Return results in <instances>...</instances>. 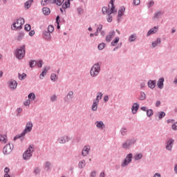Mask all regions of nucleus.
<instances>
[{"label": "nucleus", "mask_w": 177, "mask_h": 177, "mask_svg": "<svg viewBox=\"0 0 177 177\" xmlns=\"http://www.w3.org/2000/svg\"><path fill=\"white\" fill-rule=\"evenodd\" d=\"M32 131V122H28L26 125L25 129L20 134H17L15 137H14V140H17V139H21V140H24V137L26 133L31 132Z\"/></svg>", "instance_id": "nucleus-1"}, {"label": "nucleus", "mask_w": 177, "mask_h": 177, "mask_svg": "<svg viewBox=\"0 0 177 177\" xmlns=\"http://www.w3.org/2000/svg\"><path fill=\"white\" fill-rule=\"evenodd\" d=\"M25 21L24 18L19 17L17 19L11 26V30H21L24 25Z\"/></svg>", "instance_id": "nucleus-2"}, {"label": "nucleus", "mask_w": 177, "mask_h": 177, "mask_svg": "<svg viewBox=\"0 0 177 177\" xmlns=\"http://www.w3.org/2000/svg\"><path fill=\"white\" fill-rule=\"evenodd\" d=\"M15 55L17 59L21 60V59L26 56V45H23L19 48H17L15 53Z\"/></svg>", "instance_id": "nucleus-3"}, {"label": "nucleus", "mask_w": 177, "mask_h": 177, "mask_svg": "<svg viewBox=\"0 0 177 177\" xmlns=\"http://www.w3.org/2000/svg\"><path fill=\"white\" fill-rule=\"evenodd\" d=\"M100 64L97 62L92 66L90 71V75L91 77H97V75H99V73H100Z\"/></svg>", "instance_id": "nucleus-4"}, {"label": "nucleus", "mask_w": 177, "mask_h": 177, "mask_svg": "<svg viewBox=\"0 0 177 177\" xmlns=\"http://www.w3.org/2000/svg\"><path fill=\"white\" fill-rule=\"evenodd\" d=\"M132 153H129L127 155L126 158L124 159L123 162L121 165V167H127L129 165V163L132 162Z\"/></svg>", "instance_id": "nucleus-5"}, {"label": "nucleus", "mask_w": 177, "mask_h": 177, "mask_svg": "<svg viewBox=\"0 0 177 177\" xmlns=\"http://www.w3.org/2000/svg\"><path fill=\"white\" fill-rule=\"evenodd\" d=\"M12 146L10 145V142H8L3 149V154H10V153H12V151L13 150V145H12Z\"/></svg>", "instance_id": "nucleus-6"}, {"label": "nucleus", "mask_w": 177, "mask_h": 177, "mask_svg": "<svg viewBox=\"0 0 177 177\" xmlns=\"http://www.w3.org/2000/svg\"><path fill=\"white\" fill-rule=\"evenodd\" d=\"M140 110H142V111H146L147 116L149 117V118L150 117H153L154 114V111H153V109H147V106H141Z\"/></svg>", "instance_id": "nucleus-7"}, {"label": "nucleus", "mask_w": 177, "mask_h": 177, "mask_svg": "<svg viewBox=\"0 0 177 177\" xmlns=\"http://www.w3.org/2000/svg\"><path fill=\"white\" fill-rule=\"evenodd\" d=\"M174 143H175V140L169 138L166 142V149L171 151L172 150V147H174Z\"/></svg>", "instance_id": "nucleus-8"}, {"label": "nucleus", "mask_w": 177, "mask_h": 177, "mask_svg": "<svg viewBox=\"0 0 177 177\" xmlns=\"http://www.w3.org/2000/svg\"><path fill=\"white\" fill-rule=\"evenodd\" d=\"M69 140H71V138L68 137V136H64L58 139L60 145H64L66 142H69Z\"/></svg>", "instance_id": "nucleus-9"}, {"label": "nucleus", "mask_w": 177, "mask_h": 177, "mask_svg": "<svg viewBox=\"0 0 177 177\" xmlns=\"http://www.w3.org/2000/svg\"><path fill=\"white\" fill-rule=\"evenodd\" d=\"M165 81V79L164 77H160L158 79L157 82V86L159 88V89H164V82Z\"/></svg>", "instance_id": "nucleus-10"}, {"label": "nucleus", "mask_w": 177, "mask_h": 177, "mask_svg": "<svg viewBox=\"0 0 177 177\" xmlns=\"http://www.w3.org/2000/svg\"><path fill=\"white\" fill-rule=\"evenodd\" d=\"M42 35L43 38H44V39H46V41H50L52 39L50 33L48 30H44Z\"/></svg>", "instance_id": "nucleus-11"}, {"label": "nucleus", "mask_w": 177, "mask_h": 177, "mask_svg": "<svg viewBox=\"0 0 177 177\" xmlns=\"http://www.w3.org/2000/svg\"><path fill=\"white\" fill-rule=\"evenodd\" d=\"M147 85L150 89H154L156 88V85H157V81L150 80L148 81Z\"/></svg>", "instance_id": "nucleus-12"}, {"label": "nucleus", "mask_w": 177, "mask_h": 177, "mask_svg": "<svg viewBox=\"0 0 177 177\" xmlns=\"http://www.w3.org/2000/svg\"><path fill=\"white\" fill-rule=\"evenodd\" d=\"M158 30V26H154L151 28L147 33V37H150V35H153V34H156Z\"/></svg>", "instance_id": "nucleus-13"}, {"label": "nucleus", "mask_w": 177, "mask_h": 177, "mask_svg": "<svg viewBox=\"0 0 177 177\" xmlns=\"http://www.w3.org/2000/svg\"><path fill=\"white\" fill-rule=\"evenodd\" d=\"M139 104L135 102L131 106V111L133 114H136L138 113V110H139Z\"/></svg>", "instance_id": "nucleus-14"}, {"label": "nucleus", "mask_w": 177, "mask_h": 177, "mask_svg": "<svg viewBox=\"0 0 177 177\" xmlns=\"http://www.w3.org/2000/svg\"><path fill=\"white\" fill-rule=\"evenodd\" d=\"M9 86L11 89H16L17 88V82L16 80H12L9 82Z\"/></svg>", "instance_id": "nucleus-15"}, {"label": "nucleus", "mask_w": 177, "mask_h": 177, "mask_svg": "<svg viewBox=\"0 0 177 177\" xmlns=\"http://www.w3.org/2000/svg\"><path fill=\"white\" fill-rule=\"evenodd\" d=\"M89 150H91L90 147L88 148L87 146H84L82 151V156H84V157L88 156L89 154Z\"/></svg>", "instance_id": "nucleus-16"}, {"label": "nucleus", "mask_w": 177, "mask_h": 177, "mask_svg": "<svg viewBox=\"0 0 177 177\" xmlns=\"http://www.w3.org/2000/svg\"><path fill=\"white\" fill-rule=\"evenodd\" d=\"M73 95H74V93L73 91H69L66 95V97L64 98V102H67L68 100H73Z\"/></svg>", "instance_id": "nucleus-17"}, {"label": "nucleus", "mask_w": 177, "mask_h": 177, "mask_svg": "<svg viewBox=\"0 0 177 177\" xmlns=\"http://www.w3.org/2000/svg\"><path fill=\"white\" fill-rule=\"evenodd\" d=\"M95 124L96 125L97 128H99L100 129H103L104 127V123H103V121H96Z\"/></svg>", "instance_id": "nucleus-18"}, {"label": "nucleus", "mask_w": 177, "mask_h": 177, "mask_svg": "<svg viewBox=\"0 0 177 177\" xmlns=\"http://www.w3.org/2000/svg\"><path fill=\"white\" fill-rule=\"evenodd\" d=\"M42 12L45 16H49V15H50V8L48 7H44L42 8Z\"/></svg>", "instance_id": "nucleus-19"}, {"label": "nucleus", "mask_w": 177, "mask_h": 177, "mask_svg": "<svg viewBox=\"0 0 177 177\" xmlns=\"http://www.w3.org/2000/svg\"><path fill=\"white\" fill-rule=\"evenodd\" d=\"M161 15H162V12H161V10L156 11L153 16V19H160V17H161Z\"/></svg>", "instance_id": "nucleus-20"}, {"label": "nucleus", "mask_w": 177, "mask_h": 177, "mask_svg": "<svg viewBox=\"0 0 177 177\" xmlns=\"http://www.w3.org/2000/svg\"><path fill=\"white\" fill-rule=\"evenodd\" d=\"M24 160H29L30 157H32V153L25 151L23 154Z\"/></svg>", "instance_id": "nucleus-21"}, {"label": "nucleus", "mask_w": 177, "mask_h": 177, "mask_svg": "<svg viewBox=\"0 0 177 177\" xmlns=\"http://www.w3.org/2000/svg\"><path fill=\"white\" fill-rule=\"evenodd\" d=\"M97 104H99V102L93 100V102L91 106V109L93 111H96V110H97Z\"/></svg>", "instance_id": "nucleus-22"}, {"label": "nucleus", "mask_w": 177, "mask_h": 177, "mask_svg": "<svg viewBox=\"0 0 177 177\" xmlns=\"http://www.w3.org/2000/svg\"><path fill=\"white\" fill-rule=\"evenodd\" d=\"M34 2V0H29L24 3V8L26 9H30L31 8V4Z\"/></svg>", "instance_id": "nucleus-23"}, {"label": "nucleus", "mask_w": 177, "mask_h": 177, "mask_svg": "<svg viewBox=\"0 0 177 177\" xmlns=\"http://www.w3.org/2000/svg\"><path fill=\"white\" fill-rule=\"evenodd\" d=\"M160 44H161V39L157 38L156 41H152V48H156Z\"/></svg>", "instance_id": "nucleus-24"}, {"label": "nucleus", "mask_w": 177, "mask_h": 177, "mask_svg": "<svg viewBox=\"0 0 177 177\" xmlns=\"http://www.w3.org/2000/svg\"><path fill=\"white\" fill-rule=\"evenodd\" d=\"M85 165H86V162L85 161V160H82L79 162L78 168L80 169H84V167H85Z\"/></svg>", "instance_id": "nucleus-25"}, {"label": "nucleus", "mask_w": 177, "mask_h": 177, "mask_svg": "<svg viewBox=\"0 0 177 177\" xmlns=\"http://www.w3.org/2000/svg\"><path fill=\"white\" fill-rule=\"evenodd\" d=\"M120 42V37H116L111 43V46H117V44Z\"/></svg>", "instance_id": "nucleus-26"}, {"label": "nucleus", "mask_w": 177, "mask_h": 177, "mask_svg": "<svg viewBox=\"0 0 177 177\" xmlns=\"http://www.w3.org/2000/svg\"><path fill=\"white\" fill-rule=\"evenodd\" d=\"M0 142H3V143H6V142H8V136L6 134H0Z\"/></svg>", "instance_id": "nucleus-27"}, {"label": "nucleus", "mask_w": 177, "mask_h": 177, "mask_svg": "<svg viewBox=\"0 0 177 177\" xmlns=\"http://www.w3.org/2000/svg\"><path fill=\"white\" fill-rule=\"evenodd\" d=\"M18 78L20 81H23L27 78V74L23 73L22 74L18 73Z\"/></svg>", "instance_id": "nucleus-28"}, {"label": "nucleus", "mask_w": 177, "mask_h": 177, "mask_svg": "<svg viewBox=\"0 0 177 177\" xmlns=\"http://www.w3.org/2000/svg\"><path fill=\"white\" fill-rule=\"evenodd\" d=\"M102 15H109L110 13V9L107 8V6L102 7Z\"/></svg>", "instance_id": "nucleus-29"}, {"label": "nucleus", "mask_w": 177, "mask_h": 177, "mask_svg": "<svg viewBox=\"0 0 177 177\" xmlns=\"http://www.w3.org/2000/svg\"><path fill=\"white\" fill-rule=\"evenodd\" d=\"M125 12V7L123 6L121 9L118 10V17H121L124 16V12Z\"/></svg>", "instance_id": "nucleus-30"}, {"label": "nucleus", "mask_w": 177, "mask_h": 177, "mask_svg": "<svg viewBox=\"0 0 177 177\" xmlns=\"http://www.w3.org/2000/svg\"><path fill=\"white\" fill-rule=\"evenodd\" d=\"M24 35H25L24 32L23 31L19 32L17 38V41H21L23 38H24Z\"/></svg>", "instance_id": "nucleus-31"}, {"label": "nucleus", "mask_w": 177, "mask_h": 177, "mask_svg": "<svg viewBox=\"0 0 177 177\" xmlns=\"http://www.w3.org/2000/svg\"><path fill=\"white\" fill-rule=\"evenodd\" d=\"M37 66V61L33 60V59H30L29 61V67H30V68H33V67Z\"/></svg>", "instance_id": "nucleus-32"}, {"label": "nucleus", "mask_w": 177, "mask_h": 177, "mask_svg": "<svg viewBox=\"0 0 177 177\" xmlns=\"http://www.w3.org/2000/svg\"><path fill=\"white\" fill-rule=\"evenodd\" d=\"M102 97H103V93H102V92H98L97 93L96 99H95L94 100H95V102H98L99 103V100H102Z\"/></svg>", "instance_id": "nucleus-33"}, {"label": "nucleus", "mask_w": 177, "mask_h": 177, "mask_svg": "<svg viewBox=\"0 0 177 177\" xmlns=\"http://www.w3.org/2000/svg\"><path fill=\"white\" fill-rule=\"evenodd\" d=\"M47 71H48V70H46V67H45L44 69L43 70V71L41 72V73L39 75L40 80H44V77H45V75H46V72Z\"/></svg>", "instance_id": "nucleus-34"}, {"label": "nucleus", "mask_w": 177, "mask_h": 177, "mask_svg": "<svg viewBox=\"0 0 177 177\" xmlns=\"http://www.w3.org/2000/svg\"><path fill=\"white\" fill-rule=\"evenodd\" d=\"M136 140H137L135 138L128 140L127 143L129 144V147H131V146H132L133 145H135V143H136Z\"/></svg>", "instance_id": "nucleus-35"}, {"label": "nucleus", "mask_w": 177, "mask_h": 177, "mask_svg": "<svg viewBox=\"0 0 177 177\" xmlns=\"http://www.w3.org/2000/svg\"><path fill=\"white\" fill-rule=\"evenodd\" d=\"M104 48H106V44L104 42L98 44V46H97L98 50H103V49H104Z\"/></svg>", "instance_id": "nucleus-36"}, {"label": "nucleus", "mask_w": 177, "mask_h": 177, "mask_svg": "<svg viewBox=\"0 0 177 177\" xmlns=\"http://www.w3.org/2000/svg\"><path fill=\"white\" fill-rule=\"evenodd\" d=\"M111 9L109 10V13L113 14L117 12V10H115V6H114V3L111 4Z\"/></svg>", "instance_id": "nucleus-37"}, {"label": "nucleus", "mask_w": 177, "mask_h": 177, "mask_svg": "<svg viewBox=\"0 0 177 177\" xmlns=\"http://www.w3.org/2000/svg\"><path fill=\"white\" fill-rule=\"evenodd\" d=\"M70 1H65V3L62 4V9H67L70 6Z\"/></svg>", "instance_id": "nucleus-38"}, {"label": "nucleus", "mask_w": 177, "mask_h": 177, "mask_svg": "<svg viewBox=\"0 0 177 177\" xmlns=\"http://www.w3.org/2000/svg\"><path fill=\"white\" fill-rule=\"evenodd\" d=\"M28 100H35V94L34 93H30L28 95Z\"/></svg>", "instance_id": "nucleus-39"}, {"label": "nucleus", "mask_w": 177, "mask_h": 177, "mask_svg": "<svg viewBox=\"0 0 177 177\" xmlns=\"http://www.w3.org/2000/svg\"><path fill=\"white\" fill-rule=\"evenodd\" d=\"M138 99L139 100H145L146 99V93H145L143 91H141L140 97Z\"/></svg>", "instance_id": "nucleus-40"}, {"label": "nucleus", "mask_w": 177, "mask_h": 177, "mask_svg": "<svg viewBox=\"0 0 177 177\" xmlns=\"http://www.w3.org/2000/svg\"><path fill=\"white\" fill-rule=\"evenodd\" d=\"M47 31L50 32V34H52V32L55 31V27H53V25H49Z\"/></svg>", "instance_id": "nucleus-41"}, {"label": "nucleus", "mask_w": 177, "mask_h": 177, "mask_svg": "<svg viewBox=\"0 0 177 177\" xmlns=\"http://www.w3.org/2000/svg\"><path fill=\"white\" fill-rule=\"evenodd\" d=\"M136 40V35H131V36L129 38V42H135Z\"/></svg>", "instance_id": "nucleus-42"}, {"label": "nucleus", "mask_w": 177, "mask_h": 177, "mask_svg": "<svg viewBox=\"0 0 177 177\" xmlns=\"http://www.w3.org/2000/svg\"><path fill=\"white\" fill-rule=\"evenodd\" d=\"M142 157H143V155L142 153H137L134 157V160L136 161H139V160H140Z\"/></svg>", "instance_id": "nucleus-43"}, {"label": "nucleus", "mask_w": 177, "mask_h": 177, "mask_svg": "<svg viewBox=\"0 0 177 177\" xmlns=\"http://www.w3.org/2000/svg\"><path fill=\"white\" fill-rule=\"evenodd\" d=\"M36 64H37V67H39V68H41L44 64V61L40 59V60L36 62Z\"/></svg>", "instance_id": "nucleus-44"}, {"label": "nucleus", "mask_w": 177, "mask_h": 177, "mask_svg": "<svg viewBox=\"0 0 177 177\" xmlns=\"http://www.w3.org/2000/svg\"><path fill=\"white\" fill-rule=\"evenodd\" d=\"M112 14H110V12L108 14L106 20L108 23H111L113 21V16H111Z\"/></svg>", "instance_id": "nucleus-45"}, {"label": "nucleus", "mask_w": 177, "mask_h": 177, "mask_svg": "<svg viewBox=\"0 0 177 177\" xmlns=\"http://www.w3.org/2000/svg\"><path fill=\"white\" fill-rule=\"evenodd\" d=\"M24 30L27 32L31 31V25L26 24L24 26Z\"/></svg>", "instance_id": "nucleus-46"}, {"label": "nucleus", "mask_w": 177, "mask_h": 177, "mask_svg": "<svg viewBox=\"0 0 177 177\" xmlns=\"http://www.w3.org/2000/svg\"><path fill=\"white\" fill-rule=\"evenodd\" d=\"M165 116V112L164 111L159 112V115H158L159 120H162V118H164Z\"/></svg>", "instance_id": "nucleus-47"}, {"label": "nucleus", "mask_w": 177, "mask_h": 177, "mask_svg": "<svg viewBox=\"0 0 177 177\" xmlns=\"http://www.w3.org/2000/svg\"><path fill=\"white\" fill-rule=\"evenodd\" d=\"M120 133L122 136H125L127 135V129L125 127L122 128L120 130Z\"/></svg>", "instance_id": "nucleus-48"}, {"label": "nucleus", "mask_w": 177, "mask_h": 177, "mask_svg": "<svg viewBox=\"0 0 177 177\" xmlns=\"http://www.w3.org/2000/svg\"><path fill=\"white\" fill-rule=\"evenodd\" d=\"M56 78H57V75L55 73H52L50 75L51 81H53L55 82V81H56Z\"/></svg>", "instance_id": "nucleus-49"}, {"label": "nucleus", "mask_w": 177, "mask_h": 177, "mask_svg": "<svg viewBox=\"0 0 177 177\" xmlns=\"http://www.w3.org/2000/svg\"><path fill=\"white\" fill-rule=\"evenodd\" d=\"M34 145H30L29 147L28 148V149L26 151H28V153H32V151H34Z\"/></svg>", "instance_id": "nucleus-50"}, {"label": "nucleus", "mask_w": 177, "mask_h": 177, "mask_svg": "<svg viewBox=\"0 0 177 177\" xmlns=\"http://www.w3.org/2000/svg\"><path fill=\"white\" fill-rule=\"evenodd\" d=\"M50 167V162L49 161L46 162V165H45L46 171H49Z\"/></svg>", "instance_id": "nucleus-51"}, {"label": "nucleus", "mask_w": 177, "mask_h": 177, "mask_svg": "<svg viewBox=\"0 0 177 177\" xmlns=\"http://www.w3.org/2000/svg\"><path fill=\"white\" fill-rule=\"evenodd\" d=\"M41 6H46V5H49V1L48 0H41Z\"/></svg>", "instance_id": "nucleus-52"}, {"label": "nucleus", "mask_w": 177, "mask_h": 177, "mask_svg": "<svg viewBox=\"0 0 177 177\" xmlns=\"http://www.w3.org/2000/svg\"><path fill=\"white\" fill-rule=\"evenodd\" d=\"M122 147L123 149H129V145L128 144V142H126L123 143L122 145Z\"/></svg>", "instance_id": "nucleus-53"}, {"label": "nucleus", "mask_w": 177, "mask_h": 177, "mask_svg": "<svg viewBox=\"0 0 177 177\" xmlns=\"http://www.w3.org/2000/svg\"><path fill=\"white\" fill-rule=\"evenodd\" d=\"M111 39H113V37H111V35H106L105 39L106 42H111Z\"/></svg>", "instance_id": "nucleus-54"}, {"label": "nucleus", "mask_w": 177, "mask_h": 177, "mask_svg": "<svg viewBox=\"0 0 177 177\" xmlns=\"http://www.w3.org/2000/svg\"><path fill=\"white\" fill-rule=\"evenodd\" d=\"M63 2H64V0H57L56 5H57V6H62Z\"/></svg>", "instance_id": "nucleus-55"}, {"label": "nucleus", "mask_w": 177, "mask_h": 177, "mask_svg": "<svg viewBox=\"0 0 177 177\" xmlns=\"http://www.w3.org/2000/svg\"><path fill=\"white\" fill-rule=\"evenodd\" d=\"M57 99V96H56V95H52L50 97V101L51 102H56Z\"/></svg>", "instance_id": "nucleus-56"}, {"label": "nucleus", "mask_w": 177, "mask_h": 177, "mask_svg": "<svg viewBox=\"0 0 177 177\" xmlns=\"http://www.w3.org/2000/svg\"><path fill=\"white\" fill-rule=\"evenodd\" d=\"M55 23L57 24H60V16L57 15L55 19Z\"/></svg>", "instance_id": "nucleus-57"}, {"label": "nucleus", "mask_w": 177, "mask_h": 177, "mask_svg": "<svg viewBox=\"0 0 177 177\" xmlns=\"http://www.w3.org/2000/svg\"><path fill=\"white\" fill-rule=\"evenodd\" d=\"M133 5L136 6L140 5V0H133Z\"/></svg>", "instance_id": "nucleus-58"}, {"label": "nucleus", "mask_w": 177, "mask_h": 177, "mask_svg": "<svg viewBox=\"0 0 177 177\" xmlns=\"http://www.w3.org/2000/svg\"><path fill=\"white\" fill-rule=\"evenodd\" d=\"M33 172H34V174H35V175H38V174H39V172H40L39 168L35 167V168L34 169Z\"/></svg>", "instance_id": "nucleus-59"}, {"label": "nucleus", "mask_w": 177, "mask_h": 177, "mask_svg": "<svg viewBox=\"0 0 177 177\" xmlns=\"http://www.w3.org/2000/svg\"><path fill=\"white\" fill-rule=\"evenodd\" d=\"M17 111L18 113H17V117H20V113L23 111V109L21 108L17 109Z\"/></svg>", "instance_id": "nucleus-60"}, {"label": "nucleus", "mask_w": 177, "mask_h": 177, "mask_svg": "<svg viewBox=\"0 0 177 177\" xmlns=\"http://www.w3.org/2000/svg\"><path fill=\"white\" fill-rule=\"evenodd\" d=\"M171 128H172L173 131H177V124H176V122L174 123L171 125Z\"/></svg>", "instance_id": "nucleus-61"}, {"label": "nucleus", "mask_w": 177, "mask_h": 177, "mask_svg": "<svg viewBox=\"0 0 177 177\" xmlns=\"http://www.w3.org/2000/svg\"><path fill=\"white\" fill-rule=\"evenodd\" d=\"M30 103H31V100H30V99L26 100V102H24V106H30Z\"/></svg>", "instance_id": "nucleus-62"}, {"label": "nucleus", "mask_w": 177, "mask_h": 177, "mask_svg": "<svg viewBox=\"0 0 177 177\" xmlns=\"http://www.w3.org/2000/svg\"><path fill=\"white\" fill-rule=\"evenodd\" d=\"M153 5H154V1L151 0L148 3V8H151V6H153Z\"/></svg>", "instance_id": "nucleus-63"}, {"label": "nucleus", "mask_w": 177, "mask_h": 177, "mask_svg": "<svg viewBox=\"0 0 177 177\" xmlns=\"http://www.w3.org/2000/svg\"><path fill=\"white\" fill-rule=\"evenodd\" d=\"M77 10L78 15H82V13H83V12H84V10H82V8H77Z\"/></svg>", "instance_id": "nucleus-64"}]
</instances>
